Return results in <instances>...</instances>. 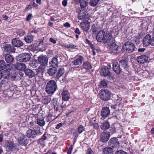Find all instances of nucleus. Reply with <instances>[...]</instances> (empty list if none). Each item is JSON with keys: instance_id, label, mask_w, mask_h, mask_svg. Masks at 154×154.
I'll return each mask as SVG.
<instances>
[{"instance_id": "f257e3e1", "label": "nucleus", "mask_w": 154, "mask_h": 154, "mask_svg": "<svg viewBox=\"0 0 154 154\" xmlns=\"http://www.w3.org/2000/svg\"><path fill=\"white\" fill-rule=\"evenodd\" d=\"M57 88L56 82L53 80H50L47 83L45 91L48 94H53L56 91Z\"/></svg>"}, {"instance_id": "f03ea898", "label": "nucleus", "mask_w": 154, "mask_h": 154, "mask_svg": "<svg viewBox=\"0 0 154 154\" xmlns=\"http://www.w3.org/2000/svg\"><path fill=\"white\" fill-rule=\"evenodd\" d=\"M135 48L134 45L131 42L128 41L125 42L122 47V51L125 50L127 52L131 53L135 50Z\"/></svg>"}, {"instance_id": "7ed1b4c3", "label": "nucleus", "mask_w": 154, "mask_h": 154, "mask_svg": "<svg viewBox=\"0 0 154 154\" xmlns=\"http://www.w3.org/2000/svg\"><path fill=\"white\" fill-rule=\"evenodd\" d=\"M100 96L101 99L104 101L109 100L111 97V92L108 90L103 89L100 91Z\"/></svg>"}, {"instance_id": "20e7f679", "label": "nucleus", "mask_w": 154, "mask_h": 154, "mask_svg": "<svg viewBox=\"0 0 154 154\" xmlns=\"http://www.w3.org/2000/svg\"><path fill=\"white\" fill-rule=\"evenodd\" d=\"M104 38L103 42L106 45L108 46L112 45L115 43V40L111 33H108L106 34Z\"/></svg>"}, {"instance_id": "39448f33", "label": "nucleus", "mask_w": 154, "mask_h": 154, "mask_svg": "<svg viewBox=\"0 0 154 154\" xmlns=\"http://www.w3.org/2000/svg\"><path fill=\"white\" fill-rule=\"evenodd\" d=\"M4 146L8 150L13 151L17 148V145L14 143L13 141L10 140H6L5 141Z\"/></svg>"}, {"instance_id": "423d86ee", "label": "nucleus", "mask_w": 154, "mask_h": 154, "mask_svg": "<svg viewBox=\"0 0 154 154\" xmlns=\"http://www.w3.org/2000/svg\"><path fill=\"white\" fill-rule=\"evenodd\" d=\"M31 58L29 53H24L19 55L16 57L17 60L20 62H26L30 60Z\"/></svg>"}, {"instance_id": "0eeeda50", "label": "nucleus", "mask_w": 154, "mask_h": 154, "mask_svg": "<svg viewBox=\"0 0 154 154\" xmlns=\"http://www.w3.org/2000/svg\"><path fill=\"white\" fill-rule=\"evenodd\" d=\"M37 134H42L39 130L34 131L32 129H29L27 131L26 135L28 137L34 138L36 136Z\"/></svg>"}, {"instance_id": "6e6552de", "label": "nucleus", "mask_w": 154, "mask_h": 154, "mask_svg": "<svg viewBox=\"0 0 154 154\" xmlns=\"http://www.w3.org/2000/svg\"><path fill=\"white\" fill-rule=\"evenodd\" d=\"M62 99L65 101H68L70 97V94L68 90L64 88L61 94Z\"/></svg>"}, {"instance_id": "1a4fd4ad", "label": "nucleus", "mask_w": 154, "mask_h": 154, "mask_svg": "<svg viewBox=\"0 0 154 154\" xmlns=\"http://www.w3.org/2000/svg\"><path fill=\"white\" fill-rule=\"evenodd\" d=\"M38 62L42 66H45L47 64L48 58L45 55H41L38 57Z\"/></svg>"}, {"instance_id": "9d476101", "label": "nucleus", "mask_w": 154, "mask_h": 154, "mask_svg": "<svg viewBox=\"0 0 154 154\" xmlns=\"http://www.w3.org/2000/svg\"><path fill=\"white\" fill-rule=\"evenodd\" d=\"M110 137V134L108 132H104L102 133L100 135V140L103 142L105 143L109 139Z\"/></svg>"}, {"instance_id": "9b49d317", "label": "nucleus", "mask_w": 154, "mask_h": 154, "mask_svg": "<svg viewBox=\"0 0 154 154\" xmlns=\"http://www.w3.org/2000/svg\"><path fill=\"white\" fill-rule=\"evenodd\" d=\"M110 113V110L107 107H104L102 108L101 116L103 118H106L108 116Z\"/></svg>"}, {"instance_id": "f8f14e48", "label": "nucleus", "mask_w": 154, "mask_h": 154, "mask_svg": "<svg viewBox=\"0 0 154 154\" xmlns=\"http://www.w3.org/2000/svg\"><path fill=\"white\" fill-rule=\"evenodd\" d=\"M11 42L12 45L15 47H19L23 45V43L18 38L12 39Z\"/></svg>"}, {"instance_id": "ddd939ff", "label": "nucleus", "mask_w": 154, "mask_h": 154, "mask_svg": "<svg viewBox=\"0 0 154 154\" xmlns=\"http://www.w3.org/2000/svg\"><path fill=\"white\" fill-rule=\"evenodd\" d=\"M113 69V71L117 74H119L122 71L117 61H115L112 64Z\"/></svg>"}, {"instance_id": "4468645a", "label": "nucleus", "mask_w": 154, "mask_h": 154, "mask_svg": "<svg viewBox=\"0 0 154 154\" xmlns=\"http://www.w3.org/2000/svg\"><path fill=\"white\" fill-rule=\"evenodd\" d=\"M151 36L149 34L146 35L143 39V45L147 46L149 45H151Z\"/></svg>"}, {"instance_id": "2eb2a0df", "label": "nucleus", "mask_w": 154, "mask_h": 154, "mask_svg": "<svg viewBox=\"0 0 154 154\" xmlns=\"http://www.w3.org/2000/svg\"><path fill=\"white\" fill-rule=\"evenodd\" d=\"M110 51L112 53L118 54L120 52V48L119 47L114 43L112 45H109Z\"/></svg>"}, {"instance_id": "dca6fc26", "label": "nucleus", "mask_w": 154, "mask_h": 154, "mask_svg": "<svg viewBox=\"0 0 154 154\" xmlns=\"http://www.w3.org/2000/svg\"><path fill=\"white\" fill-rule=\"evenodd\" d=\"M105 32L103 30H101L98 33L96 39L97 42H101L103 41L105 36Z\"/></svg>"}, {"instance_id": "f3484780", "label": "nucleus", "mask_w": 154, "mask_h": 154, "mask_svg": "<svg viewBox=\"0 0 154 154\" xmlns=\"http://www.w3.org/2000/svg\"><path fill=\"white\" fill-rule=\"evenodd\" d=\"M124 103L122 102H117L115 105H111L112 108L116 109V110H120L122 109L124 106Z\"/></svg>"}, {"instance_id": "a211bd4d", "label": "nucleus", "mask_w": 154, "mask_h": 154, "mask_svg": "<svg viewBox=\"0 0 154 154\" xmlns=\"http://www.w3.org/2000/svg\"><path fill=\"white\" fill-rule=\"evenodd\" d=\"M3 48L5 51L7 52H13L15 51V48L13 46L10 44L5 45Z\"/></svg>"}, {"instance_id": "6ab92c4d", "label": "nucleus", "mask_w": 154, "mask_h": 154, "mask_svg": "<svg viewBox=\"0 0 154 154\" xmlns=\"http://www.w3.org/2000/svg\"><path fill=\"white\" fill-rule=\"evenodd\" d=\"M100 74L101 75L106 77L107 76H110V73L109 71V69L107 66H104L102 68L101 70Z\"/></svg>"}, {"instance_id": "aec40b11", "label": "nucleus", "mask_w": 154, "mask_h": 154, "mask_svg": "<svg viewBox=\"0 0 154 154\" xmlns=\"http://www.w3.org/2000/svg\"><path fill=\"white\" fill-rule=\"evenodd\" d=\"M148 58L146 56L141 55L137 57V62L143 64L146 62L148 60Z\"/></svg>"}, {"instance_id": "412c9836", "label": "nucleus", "mask_w": 154, "mask_h": 154, "mask_svg": "<svg viewBox=\"0 0 154 154\" xmlns=\"http://www.w3.org/2000/svg\"><path fill=\"white\" fill-rule=\"evenodd\" d=\"M84 60L83 57L82 56L79 55L77 59L72 61V63L75 66L81 64Z\"/></svg>"}, {"instance_id": "4be33fe9", "label": "nucleus", "mask_w": 154, "mask_h": 154, "mask_svg": "<svg viewBox=\"0 0 154 154\" xmlns=\"http://www.w3.org/2000/svg\"><path fill=\"white\" fill-rule=\"evenodd\" d=\"M109 144L112 147L118 146L119 144V142L116 138H112L109 142Z\"/></svg>"}, {"instance_id": "5701e85b", "label": "nucleus", "mask_w": 154, "mask_h": 154, "mask_svg": "<svg viewBox=\"0 0 154 154\" xmlns=\"http://www.w3.org/2000/svg\"><path fill=\"white\" fill-rule=\"evenodd\" d=\"M18 143L21 145L26 146L28 143V140L25 139L23 135H22L18 138Z\"/></svg>"}, {"instance_id": "b1692460", "label": "nucleus", "mask_w": 154, "mask_h": 154, "mask_svg": "<svg viewBox=\"0 0 154 154\" xmlns=\"http://www.w3.org/2000/svg\"><path fill=\"white\" fill-rule=\"evenodd\" d=\"M57 58L58 57L57 56H55V57L53 58L51 62L50 63V65L52 67L56 68L58 66V63L57 60Z\"/></svg>"}, {"instance_id": "393cba45", "label": "nucleus", "mask_w": 154, "mask_h": 154, "mask_svg": "<svg viewBox=\"0 0 154 154\" xmlns=\"http://www.w3.org/2000/svg\"><path fill=\"white\" fill-rule=\"evenodd\" d=\"M90 25V23H86L85 22H84L81 23L82 28L84 31L85 32H87L89 30Z\"/></svg>"}, {"instance_id": "a878e982", "label": "nucleus", "mask_w": 154, "mask_h": 154, "mask_svg": "<svg viewBox=\"0 0 154 154\" xmlns=\"http://www.w3.org/2000/svg\"><path fill=\"white\" fill-rule=\"evenodd\" d=\"M57 69L55 67H53L50 68L47 70V73L51 76H53L57 72Z\"/></svg>"}, {"instance_id": "bb28decb", "label": "nucleus", "mask_w": 154, "mask_h": 154, "mask_svg": "<svg viewBox=\"0 0 154 154\" xmlns=\"http://www.w3.org/2000/svg\"><path fill=\"white\" fill-rule=\"evenodd\" d=\"M2 78L5 79H7L10 76V73L9 71L7 70H4L1 72Z\"/></svg>"}, {"instance_id": "cd10ccee", "label": "nucleus", "mask_w": 154, "mask_h": 154, "mask_svg": "<svg viewBox=\"0 0 154 154\" xmlns=\"http://www.w3.org/2000/svg\"><path fill=\"white\" fill-rule=\"evenodd\" d=\"M34 37L31 35H29L25 36L24 39L28 43H30L33 40Z\"/></svg>"}, {"instance_id": "c85d7f7f", "label": "nucleus", "mask_w": 154, "mask_h": 154, "mask_svg": "<svg viewBox=\"0 0 154 154\" xmlns=\"http://www.w3.org/2000/svg\"><path fill=\"white\" fill-rule=\"evenodd\" d=\"M103 151L104 154H112L113 152V150L111 147H107L103 148Z\"/></svg>"}, {"instance_id": "c756f323", "label": "nucleus", "mask_w": 154, "mask_h": 154, "mask_svg": "<svg viewBox=\"0 0 154 154\" xmlns=\"http://www.w3.org/2000/svg\"><path fill=\"white\" fill-rule=\"evenodd\" d=\"M110 126L109 122L107 121H105L100 126V128L103 130H106L108 129Z\"/></svg>"}, {"instance_id": "7c9ffc66", "label": "nucleus", "mask_w": 154, "mask_h": 154, "mask_svg": "<svg viewBox=\"0 0 154 154\" xmlns=\"http://www.w3.org/2000/svg\"><path fill=\"white\" fill-rule=\"evenodd\" d=\"M5 61L8 63L12 62L14 59L12 56L9 54H5Z\"/></svg>"}, {"instance_id": "2f4dec72", "label": "nucleus", "mask_w": 154, "mask_h": 154, "mask_svg": "<svg viewBox=\"0 0 154 154\" xmlns=\"http://www.w3.org/2000/svg\"><path fill=\"white\" fill-rule=\"evenodd\" d=\"M26 74L28 76L29 78H32L35 75V73L31 70L28 69L25 70Z\"/></svg>"}, {"instance_id": "473e14b6", "label": "nucleus", "mask_w": 154, "mask_h": 154, "mask_svg": "<svg viewBox=\"0 0 154 154\" xmlns=\"http://www.w3.org/2000/svg\"><path fill=\"white\" fill-rule=\"evenodd\" d=\"M26 68L25 64L23 63H18L16 66L17 69L20 70H24Z\"/></svg>"}, {"instance_id": "72a5a7b5", "label": "nucleus", "mask_w": 154, "mask_h": 154, "mask_svg": "<svg viewBox=\"0 0 154 154\" xmlns=\"http://www.w3.org/2000/svg\"><path fill=\"white\" fill-rule=\"evenodd\" d=\"M64 72L65 71L63 68H59L56 76V78L57 79H59L64 74Z\"/></svg>"}, {"instance_id": "f704fd0d", "label": "nucleus", "mask_w": 154, "mask_h": 154, "mask_svg": "<svg viewBox=\"0 0 154 154\" xmlns=\"http://www.w3.org/2000/svg\"><path fill=\"white\" fill-rule=\"evenodd\" d=\"M57 117L55 118L54 116L51 114H49L45 119V121L46 122H51L56 119Z\"/></svg>"}, {"instance_id": "c9c22d12", "label": "nucleus", "mask_w": 154, "mask_h": 154, "mask_svg": "<svg viewBox=\"0 0 154 154\" xmlns=\"http://www.w3.org/2000/svg\"><path fill=\"white\" fill-rule=\"evenodd\" d=\"M119 66H122L125 69L128 67V65L125 60H120L119 61Z\"/></svg>"}, {"instance_id": "e433bc0d", "label": "nucleus", "mask_w": 154, "mask_h": 154, "mask_svg": "<svg viewBox=\"0 0 154 154\" xmlns=\"http://www.w3.org/2000/svg\"><path fill=\"white\" fill-rule=\"evenodd\" d=\"M141 73H142V75L144 77L147 78L149 76H151L152 75V73H149L148 71L146 70H142L141 72Z\"/></svg>"}, {"instance_id": "4c0bfd02", "label": "nucleus", "mask_w": 154, "mask_h": 154, "mask_svg": "<svg viewBox=\"0 0 154 154\" xmlns=\"http://www.w3.org/2000/svg\"><path fill=\"white\" fill-rule=\"evenodd\" d=\"M83 68L87 69H89L92 67L91 64L88 62H86L83 64Z\"/></svg>"}, {"instance_id": "58836bf2", "label": "nucleus", "mask_w": 154, "mask_h": 154, "mask_svg": "<svg viewBox=\"0 0 154 154\" xmlns=\"http://www.w3.org/2000/svg\"><path fill=\"white\" fill-rule=\"evenodd\" d=\"M36 122L38 124L41 126H43L45 124V122L43 119H38Z\"/></svg>"}, {"instance_id": "ea45409f", "label": "nucleus", "mask_w": 154, "mask_h": 154, "mask_svg": "<svg viewBox=\"0 0 154 154\" xmlns=\"http://www.w3.org/2000/svg\"><path fill=\"white\" fill-rule=\"evenodd\" d=\"M51 100V99L50 97L46 96L43 97V102L44 104H48L50 102Z\"/></svg>"}, {"instance_id": "a19ab883", "label": "nucleus", "mask_w": 154, "mask_h": 154, "mask_svg": "<svg viewBox=\"0 0 154 154\" xmlns=\"http://www.w3.org/2000/svg\"><path fill=\"white\" fill-rule=\"evenodd\" d=\"M80 6L82 8H84L88 4V2L85 1H82V0H79Z\"/></svg>"}, {"instance_id": "79ce46f5", "label": "nucleus", "mask_w": 154, "mask_h": 154, "mask_svg": "<svg viewBox=\"0 0 154 154\" xmlns=\"http://www.w3.org/2000/svg\"><path fill=\"white\" fill-rule=\"evenodd\" d=\"M100 0H91L90 4L91 6H95L98 3Z\"/></svg>"}, {"instance_id": "37998d69", "label": "nucleus", "mask_w": 154, "mask_h": 154, "mask_svg": "<svg viewBox=\"0 0 154 154\" xmlns=\"http://www.w3.org/2000/svg\"><path fill=\"white\" fill-rule=\"evenodd\" d=\"M51 105L55 108L57 104V100L56 98H54L51 101Z\"/></svg>"}, {"instance_id": "c03bdc74", "label": "nucleus", "mask_w": 154, "mask_h": 154, "mask_svg": "<svg viewBox=\"0 0 154 154\" xmlns=\"http://www.w3.org/2000/svg\"><path fill=\"white\" fill-rule=\"evenodd\" d=\"M86 15H85V14L83 13L82 14L80 12L79 13L78 19L79 20L85 19Z\"/></svg>"}, {"instance_id": "a18cd8bd", "label": "nucleus", "mask_w": 154, "mask_h": 154, "mask_svg": "<svg viewBox=\"0 0 154 154\" xmlns=\"http://www.w3.org/2000/svg\"><path fill=\"white\" fill-rule=\"evenodd\" d=\"M114 98L115 99L114 100L116 102V103H117V102H123L122 101V98L118 95L115 96L114 97Z\"/></svg>"}, {"instance_id": "49530a36", "label": "nucleus", "mask_w": 154, "mask_h": 154, "mask_svg": "<svg viewBox=\"0 0 154 154\" xmlns=\"http://www.w3.org/2000/svg\"><path fill=\"white\" fill-rule=\"evenodd\" d=\"M5 64V62L4 61L0 60V70H2L4 68Z\"/></svg>"}, {"instance_id": "de8ad7c7", "label": "nucleus", "mask_w": 154, "mask_h": 154, "mask_svg": "<svg viewBox=\"0 0 154 154\" xmlns=\"http://www.w3.org/2000/svg\"><path fill=\"white\" fill-rule=\"evenodd\" d=\"M100 85V87L102 88H106L107 86V83L104 80L101 81Z\"/></svg>"}, {"instance_id": "09e8293b", "label": "nucleus", "mask_w": 154, "mask_h": 154, "mask_svg": "<svg viewBox=\"0 0 154 154\" xmlns=\"http://www.w3.org/2000/svg\"><path fill=\"white\" fill-rule=\"evenodd\" d=\"M12 64L11 63L8 64L6 65L5 64L4 68H5L6 69L11 70L12 68Z\"/></svg>"}, {"instance_id": "8fccbe9b", "label": "nucleus", "mask_w": 154, "mask_h": 154, "mask_svg": "<svg viewBox=\"0 0 154 154\" xmlns=\"http://www.w3.org/2000/svg\"><path fill=\"white\" fill-rule=\"evenodd\" d=\"M78 132L79 134L81 133L84 130V127L83 125H80L77 128Z\"/></svg>"}, {"instance_id": "3c124183", "label": "nucleus", "mask_w": 154, "mask_h": 154, "mask_svg": "<svg viewBox=\"0 0 154 154\" xmlns=\"http://www.w3.org/2000/svg\"><path fill=\"white\" fill-rule=\"evenodd\" d=\"M91 30L92 32H95L97 31V28L95 25H92L91 28Z\"/></svg>"}, {"instance_id": "603ef678", "label": "nucleus", "mask_w": 154, "mask_h": 154, "mask_svg": "<svg viewBox=\"0 0 154 154\" xmlns=\"http://www.w3.org/2000/svg\"><path fill=\"white\" fill-rule=\"evenodd\" d=\"M115 154H127V153L123 151L118 150L116 151Z\"/></svg>"}, {"instance_id": "864d4df0", "label": "nucleus", "mask_w": 154, "mask_h": 154, "mask_svg": "<svg viewBox=\"0 0 154 154\" xmlns=\"http://www.w3.org/2000/svg\"><path fill=\"white\" fill-rule=\"evenodd\" d=\"M66 101L63 102L62 103V105L61 106V107L62 108V109H64L65 108V107L66 106Z\"/></svg>"}, {"instance_id": "5fc2aeb1", "label": "nucleus", "mask_w": 154, "mask_h": 154, "mask_svg": "<svg viewBox=\"0 0 154 154\" xmlns=\"http://www.w3.org/2000/svg\"><path fill=\"white\" fill-rule=\"evenodd\" d=\"M63 125V124L62 123H60L57 125L55 128L57 129H58L60 128Z\"/></svg>"}, {"instance_id": "6e6d98bb", "label": "nucleus", "mask_w": 154, "mask_h": 154, "mask_svg": "<svg viewBox=\"0 0 154 154\" xmlns=\"http://www.w3.org/2000/svg\"><path fill=\"white\" fill-rule=\"evenodd\" d=\"M62 4L63 6H66L67 4V0H63L62 2Z\"/></svg>"}, {"instance_id": "4d7b16f0", "label": "nucleus", "mask_w": 154, "mask_h": 154, "mask_svg": "<svg viewBox=\"0 0 154 154\" xmlns=\"http://www.w3.org/2000/svg\"><path fill=\"white\" fill-rule=\"evenodd\" d=\"M76 47V46L72 45V44H69V45H67L66 46V48H74L75 47Z\"/></svg>"}, {"instance_id": "13d9d810", "label": "nucleus", "mask_w": 154, "mask_h": 154, "mask_svg": "<svg viewBox=\"0 0 154 154\" xmlns=\"http://www.w3.org/2000/svg\"><path fill=\"white\" fill-rule=\"evenodd\" d=\"M50 42L54 44H55L56 43V41L52 38H50L49 39Z\"/></svg>"}, {"instance_id": "bf43d9fd", "label": "nucleus", "mask_w": 154, "mask_h": 154, "mask_svg": "<svg viewBox=\"0 0 154 154\" xmlns=\"http://www.w3.org/2000/svg\"><path fill=\"white\" fill-rule=\"evenodd\" d=\"M32 17V14H29L27 16V18L26 19V20L27 21H28Z\"/></svg>"}, {"instance_id": "052dcab7", "label": "nucleus", "mask_w": 154, "mask_h": 154, "mask_svg": "<svg viewBox=\"0 0 154 154\" xmlns=\"http://www.w3.org/2000/svg\"><path fill=\"white\" fill-rule=\"evenodd\" d=\"M64 26L66 27H70V25L69 23L68 22H66L64 24Z\"/></svg>"}, {"instance_id": "680f3d73", "label": "nucleus", "mask_w": 154, "mask_h": 154, "mask_svg": "<svg viewBox=\"0 0 154 154\" xmlns=\"http://www.w3.org/2000/svg\"><path fill=\"white\" fill-rule=\"evenodd\" d=\"M87 154H93V152L90 149H89L88 150V152Z\"/></svg>"}, {"instance_id": "e2e57ef3", "label": "nucleus", "mask_w": 154, "mask_h": 154, "mask_svg": "<svg viewBox=\"0 0 154 154\" xmlns=\"http://www.w3.org/2000/svg\"><path fill=\"white\" fill-rule=\"evenodd\" d=\"M94 126L95 129H97L98 128H99V126H98V124L97 123H94Z\"/></svg>"}, {"instance_id": "0e129e2a", "label": "nucleus", "mask_w": 154, "mask_h": 154, "mask_svg": "<svg viewBox=\"0 0 154 154\" xmlns=\"http://www.w3.org/2000/svg\"><path fill=\"white\" fill-rule=\"evenodd\" d=\"M75 33H78L79 34H80L81 33V32L79 31V29L78 28H76V29L75 30Z\"/></svg>"}, {"instance_id": "69168bd1", "label": "nucleus", "mask_w": 154, "mask_h": 154, "mask_svg": "<svg viewBox=\"0 0 154 154\" xmlns=\"http://www.w3.org/2000/svg\"><path fill=\"white\" fill-rule=\"evenodd\" d=\"M8 82V81L7 80H2L1 83L2 84H6Z\"/></svg>"}, {"instance_id": "338daca9", "label": "nucleus", "mask_w": 154, "mask_h": 154, "mask_svg": "<svg viewBox=\"0 0 154 154\" xmlns=\"http://www.w3.org/2000/svg\"><path fill=\"white\" fill-rule=\"evenodd\" d=\"M41 139L43 141H44L46 139V137L45 136V134H44L42 136Z\"/></svg>"}, {"instance_id": "774afa93", "label": "nucleus", "mask_w": 154, "mask_h": 154, "mask_svg": "<svg viewBox=\"0 0 154 154\" xmlns=\"http://www.w3.org/2000/svg\"><path fill=\"white\" fill-rule=\"evenodd\" d=\"M151 45L154 46V37H152L151 39Z\"/></svg>"}]
</instances>
